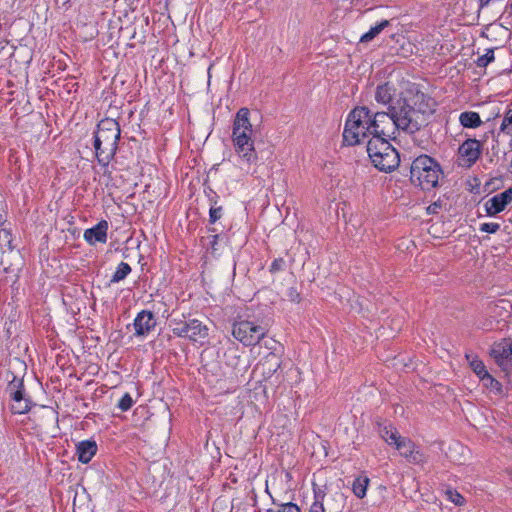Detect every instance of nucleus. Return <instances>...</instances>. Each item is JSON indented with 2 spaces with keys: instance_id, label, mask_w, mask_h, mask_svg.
<instances>
[{
  "instance_id": "473e14b6",
  "label": "nucleus",
  "mask_w": 512,
  "mask_h": 512,
  "mask_svg": "<svg viewBox=\"0 0 512 512\" xmlns=\"http://www.w3.org/2000/svg\"><path fill=\"white\" fill-rule=\"evenodd\" d=\"M285 260L283 258H276L270 265L269 271L271 273H277L279 271H283L285 269Z\"/></svg>"
},
{
  "instance_id": "393cba45",
  "label": "nucleus",
  "mask_w": 512,
  "mask_h": 512,
  "mask_svg": "<svg viewBox=\"0 0 512 512\" xmlns=\"http://www.w3.org/2000/svg\"><path fill=\"white\" fill-rule=\"evenodd\" d=\"M494 59H495V57H494V50L493 49H487L485 54L480 56L477 59L476 63H477L478 67L484 68V67L488 66V64L493 62Z\"/></svg>"
},
{
  "instance_id": "bb28decb",
  "label": "nucleus",
  "mask_w": 512,
  "mask_h": 512,
  "mask_svg": "<svg viewBox=\"0 0 512 512\" xmlns=\"http://www.w3.org/2000/svg\"><path fill=\"white\" fill-rule=\"evenodd\" d=\"M11 410L14 414H24L30 410L29 400L21 401V404L14 402L11 405Z\"/></svg>"
},
{
  "instance_id": "4be33fe9",
  "label": "nucleus",
  "mask_w": 512,
  "mask_h": 512,
  "mask_svg": "<svg viewBox=\"0 0 512 512\" xmlns=\"http://www.w3.org/2000/svg\"><path fill=\"white\" fill-rule=\"evenodd\" d=\"M313 492H314V501L309 508V512H325V508H324V504H323L324 498L326 496L325 489H323L321 487L314 486Z\"/></svg>"
},
{
  "instance_id": "6e6552de",
  "label": "nucleus",
  "mask_w": 512,
  "mask_h": 512,
  "mask_svg": "<svg viewBox=\"0 0 512 512\" xmlns=\"http://www.w3.org/2000/svg\"><path fill=\"white\" fill-rule=\"evenodd\" d=\"M170 327L175 336L189 339L194 343L204 344L209 335V328L198 319H172Z\"/></svg>"
},
{
  "instance_id": "423d86ee",
  "label": "nucleus",
  "mask_w": 512,
  "mask_h": 512,
  "mask_svg": "<svg viewBox=\"0 0 512 512\" xmlns=\"http://www.w3.org/2000/svg\"><path fill=\"white\" fill-rule=\"evenodd\" d=\"M367 153L373 165L383 172L393 171L400 163L399 154L388 139L371 137L367 142Z\"/></svg>"
},
{
  "instance_id": "1a4fd4ad",
  "label": "nucleus",
  "mask_w": 512,
  "mask_h": 512,
  "mask_svg": "<svg viewBox=\"0 0 512 512\" xmlns=\"http://www.w3.org/2000/svg\"><path fill=\"white\" fill-rule=\"evenodd\" d=\"M267 334L265 327L250 320H236L232 324V335L244 346L258 344Z\"/></svg>"
},
{
  "instance_id": "dca6fc26",
  "label": "nucleus",
  "mask_w": 512,
  "mask_h": 512,
  "mask_svg": "<svg viewBox=\"0 0 512 512\" xmlns=\"http://www.w3.org/2000/svg\"><path fill=\"white\" fill-rule=\"evenodd\" d=\"M491 356L502 368L512 365V345L507 342L494 344L491 350Z\"/></svg>"
},
{
  "instance_id": "9b49d317",
  "label": "nucleus",
  "mask_w": 512,
  "mask_h": 512,
  "mask_svg": "<svg viewBox=\"0 0 512 512\" xmlns=\"http://www.w3.org/2000/svg\"><path fill=\"white\" fill-rule=\"evenodd\" d=\"M156 326V319L151 311L142 310L140 311L134 321V336L137 338H143L147 336Z\"/></svg>"
},
{
  "instance_id": "5701e85b",
  "label": "nucleus",
  "mask_w": 512,
  "mask_h": 512,
  "mask_svg": "<svg viewBox=\"0 0 512 512\" xmlns=\"http://www.w3.org/2000/svg\"><path fill=\"white\" fill-rule=\"evenodd\" d=\"M131 270L132 269L128 263L120 262L110 279V284L119 283L124 280L131 273Z\"/></svg>"
},
{
  "instance_id": "58836bf2",
  "label": "nucleus",
  "mask_w": 512,
  "mask_h": 512,
  "mask_svg": "<svg viewBox=\"0 0 512 512\" xmlns=\"http://www.w3.org/2000/svg\"><path fill=\"white\" fill-rule=\"evenodd\" d=\"M510 442L512 443V437L510 438Z\"/></svg>"
},
{
  "instance_id": "b1692460",
  "label": "nucleus",
  "mask_w": 512,
  "mask_h": 512,
  "mask_svg": "<svg viewBox=\"0 0 512 512\" xmlns=\"http://www.w3.org/2000/svg\"><path fill=\"white\" fill-rule=\"evenodd\" d=\"M500 132L507 135H512V108L505 112L502 123L500 125Z\"/></svg>"
},
{
  "instance_id": "412c9836",
  "label": "nucleus",
  "mask_w": 512,
  "mask_h": 512,
  "mask_svg": "<svg viewBox=\"0 0 512 512\" xmlns=\"http://www.w3.org/2000/svg\"><path fill=\"white\" fill-rule=\"evenodd\" d=\"M389 25H390L389 20L380 21L375 26H372L366 33H364L361 36L360 42L367 43V42L372 41L376 36H378Z\"/></svg>"
},
{
  "instance_id": "c9c22d12",
  "label": "nucleus",
  "mask_w": 512,
  "mask_h": 512,
  "mask_svg": "<svg viewBox=\"0 0 512 512\" xmlns=\"http://www.w3.org/2000/svg\"><path fill=\"white\" fill-rule=\"evenodd\" d=\"M212 64L208 68V83H210Z\"/></svg>"
},
{
  "instance_id": "cd10ccee",
  "label": "nucleus",
  "mask_w": 512,
  "mask_h": 512,
  "mask_svg": "<svg viewBox=\"0 0 512 512\" xmlns=\"http://www.w3.org/2000/svg\"><path fill=\"white\" fill-rule=\"evenodd\" d=\"M223 215V209L221 206L212 205L209 209V222L214 224L218 221Z\"/></svg>"
},
{
  "instance_id": "0eeeda50",
  "label": "nucleus",
  "mask_w": 512,
  "mask_h": 512,
  "mask_svg": "<svg viewBox=\"0 0 512 512\" xmlns=\"http://www.w3.org/2000/svg\"><path fill=\"white\" fill-rule=\"evenodd\" d=\"M380 435L390 446H394L409 463L421 465L427 459L421 449L409 438L402 437L392 425H385L380 428Z\"/></svg>"
},
{
  "instance_id": "e433bc0d",
  "label": "nucleus",
  "mask_w": 512,
  "mask_h": 512,
  "mask_svg": "<svg viewBox=\"0 0 512 512\" xmlns=\"http://www.w3.org/2000/svg\"><path fill=\"white\" fill-rule=\"evenodd\" d=\"M506 10L509 11L510 14H512V2L506 6Z\"/></svg>"
},
{
  "instance_id": "6ab92c4d",
  "label": "nucleus",
  "mask_w": 512,
  "mask_h": 512,
  "mask_svg": "<svg viewBox=\"0 0 512 512\" xmlns=\"http://www.w3.org/2000/svg\"><path fill=\"white\" fill-rule=\"evenodd\" d=\"M370 479L366 475H360L353 480L352 492L359 498L363 499L366 496L367 488L369 486Z\"/></svg>"
},
{
  "instance_id": "f03ea898",
  "label": "nucleus",
  "mask_w": 512,
  "mask_h": 512,
  "mask_svg": "<svg viewBox=\"0 0 512 512\" xmlns=\"http://www.w3.org/2000/svg\"><path fill=\"white\" fill-rule=\"evenodd\" d=\"M121 129L119 123L112 118L102 119L94 133V148L98 163L107 167L118 150Z\"/></svg>"
},
{
  "instance_id": "f3484780",
  "label": "nucleus",
  "mask_w": 512,
  "mask_h": 512,
  "mask_svg": "<svg viewBox=\"0 0 512 512\" xmlns=\"http://www.w3.org/2000/svg\"><path fill=\"white\" fill-rule=\"evenodd\" d=\"M97 450V443L94 440L80 441L76 446L78 460L83 464L89 463L96 455Z\"/></svg>"
},
{
  "instance_id": "4468645a",
  "label": "nucleus",
  "mask_w": 512,
  "mask_h": 512,
  "mask_svg": "<svg viewBox=\"0 0 512 512\" xmlns=\"http://www.w3.org/2000/svg\"><path fill=\"white\" fill-rule=\"evenodd\" d=\"M109 224L106 220H100L96 225L84 231L83 238L89 245L97 243L105 244L107 242V232Z\"/></svg>"
},
{
  "instance_id": "2eb2a0df",
  "label": "nucleus",
  "mask_w": 512,
  "mask_h": 512,
  "mask_svg": "<svg viewBox=\"0 0 512 512\" xmlns=\"http://www.w3.org/2000/svg\"><path fill=\"white\" fill-rule=\"evenodd\" d=\"M395 96L396 88L390 82L379 84L374 92L375 101L380 105L386 106L387 110H389L390 106L396 101L397 98H395Z\"/></svg>"
},
{
  "instance_id": "f704fd0d",
  "label": "nucleus",
  "mask_w": 512,
  "mask_h": 512,
  "mask_svg": "<svg viewBox=\"0 0 512 512\" xmlns=\"http://www.w3.org/2000/svg\"><path fill=\"white\" fill-rule=\"evenodd\" d=\"M440 208V205L438 203H433L430 206H428L427 211L428 213H436L437 210Z\"/></svg>"
},
{
  "instance_id": "ddd939ff",
  "label": "nucleus",
  "mask_w": 512,
  "mask_h": 512,
  "mask_svg": "<svg viewBox=\"0 0 512 512\" xmlns=\"http://www.w3.org/2000/svg\"><path fill=\"white\" fill-rule=\"evenodd\" d=\"M482 151L481 142L475 138L465 140L459 147V155L470 166L480 157Z\"/></svg>"
},
{
  "instance_id": "c756f323",
  "label": "nucleus",
  "mask_w": 512,
  "mask_h": 512,
  "mask_svg": "<svg viewBox=\"0 0 512 512\" xmlns=\"http://www.w3.org/2000/svg\"><path fill=\"white\" fill-rule=\"evenodd\" d=\"M267 512H300V509L296 504L289 502L277 509H268Z\"/></svg>"
},
{
  "instance_id": "2f4dec72",
  "label": "nucleus",
  "mask_w": 512,
  "mask_h": 512,
  "mask_svg": "<svg viewBox=\"0 0 512 512\" xmlns=\"http://www.w3.org/2000/svg\"><path fill=\"white\" fill-rule=\"evenodd\" d=\"M446 494L448 496V499L455 505L461 506L464 504V497L457 491L448 490Z\"/></svg>"
},
{
  "instance_id": "7ed1b4c3",
  "label": "nucleus",
  "mask_w": 512,
  "mask_h": 512,
  "mask_svg": "<svg viewBox=\"0 0 512 512\" xmlns=\"http://www.w3.org/2000/svg\"><path fill=\"white\" fill-rule=\"evenodd\" d=\"M249 115L248 108H240L236 113L232 128V142L238 157L243 162L252 164L257 160V153L252 139L253 128Z\"/></svg>"
},
{
  "instance_id": "f257e3e1",
  "label": "nucleus",
  "mask_w": 512,
  "mask_h": 512,
  "mask_svg": "<svg viewBox=\"0 0 512 512\" xmlns=\"http://www.w3.org/2000/svg\"><path fill=\"white\" fill-rule=\"evenodd\" d=\"M434 102L424 93H416L411 98L400 96L389 111L394 119L398 131L413 134L420 130L425 118L424 115L433 112Z\"/></svg>"
},
{
  "instance_id": "c85d7f7f",
  "label": "nucleus",
  "mask_w": 512,
  "mask_h": 512,
  "mask_svg": "<svg viewBox=\"0 0 512 512\" xmlns=\"http://www.w3.org/2000/svg\"><path fill=\"white\" fill-rule=\"evenodd\" d=\"M500 229V224L495 222H485L481 223L479 226V230L481 232L494 234Z\"/></svg>"
},
{
  "instance_id": "a878e982",
  "label": "nucleus",
  "mask_w": 512,
  "mask_h": 512,
  "mask_svg": "<svg viewBox=\"0 0 512 512\" xmlns=\"http://www.w3.org/2000/svg\"><path fill=\"white\" fill-rule=\"evenodd\" d=\"M133 403L134 401L131 395L129 393H125L119 400L117 407L121 411L125 412L128 411L133 406Z\"/></svg>"
},
{
  "instance_id": "a211bd4d",
  "label": "nucleus",
  "mask_w": 512,
  "mask_h": 512,
  "mask_svg": "<svg viewBox=\"0 0 512 512\" xmlns=\"http://www.w3.org/2000/svg\"><path fill=\"white\" fill-rule=\"evenodd\" d=\"M459 123L464 128H477L481 126L482 120L479 113L474 111H465L459 115Z\"/></svg>"
},
{
  "instance_id": "39448f33",
  "label": "nucleus",
  "mask_w": 512,
  "mask_h": 512,
  "mask_svg": "<svg viewBox=\"0 0 512 512\" xmlns=\"http://www.w3.org/2000/svg\"><path fill=\"white\" fill-rule=\"evenodd\" d=\"M411 181L419 185L422 190H431L437 187L443 171L439 163L428 155H420L413 160L410 169Z\"/></svg>"
},
{
  "instance_id": "aec40b11",
  "label": "nucleus",
  "mask_w": 512,
  "mask_h": 512,
  "mask_svg": "<svg viewBox=\"0 0 512 512\" xmlns=\"http://www.w3.org/2000/svg\"><path fill=\"white\" fill-rule=\"evenodd\" d=\"M466 359L468 360L471 369L480 380L488 376V371L483 361H481L476 355L467 353Z\"/></svg>"
},
{
  "instance_id": "72a5a7b5",
  "label": "nucleus",
  "mask_w": 512,
  "mask_h": 512,
  "mask_svg": "<svg viewBox=\"0 0 512 512\" xmlns=\"http://www.w3.org/2000/svg\"><path fill=\"white\" fill-rule=\"evenodd\" d=\"M481 381L484 382L485 386L490 387V388H495V389L499 390L501 387V384L496 379H494L489 373H488V376L481 379Z\"/></svg>"
},
{
  "instance_id": "20e7f679",
  "label": "nucleus",
  "mask_w": 512,
  "mask_h": 512,
  "mask_svg": "<svg viewBox=\"0 0 512 512\" xmlns=\"http://www.w3.org/2000/svg\"><path fill=\"white\" fill-rule=\"evenodd\" d=\"M370 109L365 106L354 108L347 116L343 131V141L349 146L359 144L372 137Z\"/></svg>"
},
{
  "instance_id": "7c9ffc66",
  "label": "nucleus",
  "mask_w": 512,
  "mask_h": 512,
  "mask_svg": "<svg viewBox=\"0 0 512 512\" xmlns=\"http://www.w3.org/2000/svg\"><path fill=\"white\" fill-rule=\"evenodd\" d=\"M18 387L15 391L11 393V397L14 402L21 404V401H24V389L22 381H18Z\"/></svg>"
},
{
  "instance_id": "9d476101",
  "label": "nucleus",
  "mask_w": 512,
  "mask_h": 512,
  "mask_svg": "<svg viewBox=\"0 0 512 512\" xmlns=\"http://www.w3.org/2000/svg\"><path fill=\"white\" fill-rule=\"evenodd\" d=\"M370 128L372 137L383 139H395L398 129L396 128L391 111L372 112L370 110Z\"/></svg>"
},
{
  "instance_id": "4c0bfd02",
  "label": "nucleus",
  "mask_w": 512,
  "mask_h": 512,
  "mask_svg": "<svg viewBox=\"0 0 512 512\" xmlns=\"http://www.w3.org/2000/svg\"><path fill=\"white\" fill-rule=\"evenodd\" d=\"M218 237H219L218 235H214V236H213V242H212V244H215V243L217 242Z\"/></svg>"
},
{
  "instance_id": "f8f14e48",
  "label": "nucleus",
  "mask_w": 512,
  "mask_h": 512,
  "mask_svg": "<svg viewBox=\"0 0 512 512\" xmlns=\"http://www.w3.org/2000/svg\"><path fill=\"white\" fill-rule=\"evenodd\" d=\"M512 201V187L507 190L496 194L492 198L488 199L485 204V212L489 217H493L498 213L505 210L506 206Z\"/></svg>"
}]
</instances>
